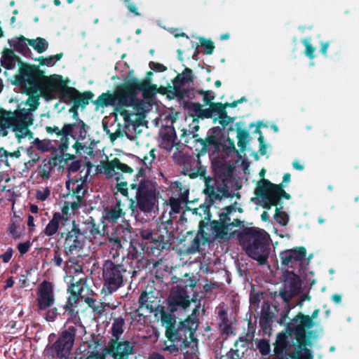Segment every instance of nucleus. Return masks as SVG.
<instances>
[{
	"label": "nucleus",
	"instance_id": "1",
	"mask_svg": "<svg viewBox=\"0 0 359 359\" xmlns=\"http://www.w3.org/2000/svg\"><path fill=\"white\" fill-rule=\"evenodd\" d=\"M129 184L130 191H134V198H130V208L133 212L135 209L144 213H149L157 203V183L147 177L146 169L142 165L134 174Z\"/></svg>",
	"mask_w": 359,
	"mask_h": 359
},
{
	"label": "nucleus",
	"instance_id": "2",
	"mask_svg": "<svg viewBox=\"0 0 359 359\" xmlns=\"http://www.w3.org/2000/svg\"><path fill=\"white\" fill-rule=\"evenodd\" d=\"M283 187L282 184H275L269 180H260L256 184L254 194L260 199V204L263 208L270 210L273 206L276 207L274 219L280 226H285L289 222V215L283 210L281 200H290L291 196L283 190Z\"/></svg>",
	"mask_w": 359,
	"mask_h": 359
},
{
	"label": "nucleus",
	"instance_id": "3",
	"mask_svg": "<svg viewBox=\"0 0 359 359\" xmlns=\"http://www.w3.org/2000/svg\"><path fill=\"white\" fill-rule=\"evenodd\" d=\"M60 94V98L67 104L74 102L82 108L89 104L94 97L91 91L80 93L74 87L67 86L61 75H53L46 78V83L41 88V95L48 100L55 99V93Z\"/></svg>",
	"mask_w": 359,
	"mask_h": 359
},
{
	"label": "nucleus",
	"instance_id": "4",
	"mask_svg": "<svg viewBox=\"0 0 359 359\" xmlns=\"http://www.w3.org/2000/svg\"><path fill=\"white\" fill-rule=\"evenodd\" d=\"M231 204L221 208L218 212V219H213L208 224L205 221L199 222V233L203 238L213 236L218 239H229L230 231L234 227H240L243 222L236 215V207Z\"/></svg>",
	"mask_w": 359,
	"mask_h": 359
},
{
	"label": "nucleus",
	"instance_id": "5",
	"mask_svg": "<svg viewBox=\"0 0 359 359\" xmlns=\"http://www.w3.org/2000/svg\"><path fill=\"white\" fill-rule=\"evenodd\" d=\"M44 72L36 65L22 63L20 68V74L15 77L14 85H26L27 88L25 93L29 95L26 104L30 107L27 109L30 113L37 109L39 105V96L36 94L39 90L41 93V88L46 83Z\"/></svg>",
	"mask_w": 359,
	"mask_h": 359
},
{
	"label": "nucleus",
	"instance_id": "6",
	"mask_svg": "<svg viewBox=\"0 0 359 359\" xmlns=\"http://www.w3.org/2000/svg\"><path fill=\"white\" fill-rule=\"evenodd\" d=\"M239 237L243 249L251 259L256 260L259 265L267 262L270 253V236L266 231L249 227Z\"/></svg>",
	"mask_w": 359,
	"mask_h": 359
},
{
	"label": "nucleus",
	"instance_id": "7",
	"mask_svg": "<svg viewBox=\"0 0 359 359\" xmlns=\"http://www.w3.org/2000/svg\"><path fill=\"white\" fill-rule=\"evenodd\" d=\"M137 273L133 266L116 264L109 259L104 261L102 266V292L105 294H112L126 285Z\"/></svg>",
	"mask_w": 359,
	"mask_h": 359
},
{
	"label": "nucleus",
	"instance_id": "8",
	"mask_svg": "<svg viewBox=\"0 0 359 359\" xmlns=\"http://www.w3.org/2000/svg\"><path fill=\"white\" fill-rule=\"evenodd\" d=\"M138 235L144 241L147 253L154 257H159L164 250L170 249L174 234L167 229L164 224H161L156 229L143 227L139 229Z\"/></svg>",
	"mask_w": 359,
	"mask_h": 359
},
{
	"label": "nucleus",
	"instance_id": "9",
	"mask_svg": "<svg viewBox=\"0 0 359 359\" xmlns=\"http://www.w3.org/2000/svg\"><path fill=\"white\" fill-rule=\"evenodd\" d=\"M93 103L96 105L97 108L114 107L115 111L123 117L125 121H129L130 114L126 109L129 107V104L124 81L115 88L113 93L109 90L103 93L98 96L97 100L93 101Z\"/></svg>",
	"mask_w": 359,
	"mask_h": 359
},
{
	"label": "nucleus",
	"instance_id": "10",
	"mask_svg": "<svg viewBox=\"0 0 359 359\" xmlns=\"http://www.w3.org/2000/svg\"><path fill=\"white\" fill-rule=\"evenodd\" d=\"M129 107H138L142 100L138 98L140 92L142 93L144 99H150L157 94V86L152 84L148 79L140 80L136 77L128 78L124 80Z\"/></svg>",
	"mask_w": 359,
	"mask_h": 359
},
{
	"label": "nucleus",
	"instance_id": "11",
	"mask_svg": "<svg viewBox=\"0 0 359 359\" xmlns=\"http://www.w3.org/2000/svg\"><path fill=\"white\" fill-rule=\"evenodd\" d=\"M88 126L82 120H79L76 123H65L62 129L56 126H46V131L49 134L55 133L57 137L60 136V144L57 148L54 149L55 152L58 150L67 149L69 144V137L76 139V135L74 134V130H78L79 137L81 140H84L86 137L87 129Z\"/></svg>",
	"mask_w": 359,
	"mask_h": 359
},
{
	"label": "nucleus",
	"instance_id": "12",
	"mask_svg": "<svg viewBox=\"0 0 359 359\" xmlns=\"http://www.w3.org/2000/svg\"><path fill=\"white\" fill-rule=\"evenodd\" d=\"M198 323L199 320L196 316H188L171 332L172 336L168 338V340L173 343H180L181 350L189 347L191 342L197 343L198 339L194 337V333L198 329Z\"/></svg>",
	"mask_w": 359,
	"mask_h": 359
},
{
	"label": "nucleus",
	"instance_id": "13",
	"mask_svg": "<svg viewBox=\"0 0 359 359\" xmlns=\"http://www.w3.org/2000/svg\"><path fill=\"white\" fill-rule=\"evenodd\" d=\"M318 313V309H315L311 316L299 313L286 325L285 327L287 328L290 332H292L295 334L297 341L313 344L311 339V335L313 332H307L306 330L311 329L314 326L313 319L317 317Z\"/></svg>",
	"mask_w": 359,
	"mask_h": 359
},
{
	"label": "nucleus",
	"instance_id": "14",
	"mask_svg": "<svg viewBox=\"0 0 359 359\" xmlns=\"http://www.w3.org/2000/svg\"><path fill=\"white\" fill-rule=\"evenodd\" d=\"M205 189L203 193L209 199V203L221 201L224 198L232 197L226 180L221 177H206L205 176Z\"/></svg>",
	"mask_w": 359,
	"mask_h": 359
},
{
	"label": "nucleus",
	"instance_id": "15",
	"mask_svg": "<svg viewBox=\"0 0 359 359\" xmlns=\"http://www.w3.org/2000/svg\"><path fill=\"white\" fill-rule=\"evenodd\" d=\"M86 241L80 231V226L74 220H72V228L65 236L64 253L69 257V262H73L72 255H77L85 246Z\"/></svg>",
	"mask_w": 359,
	"mask_h": 359
},
{
	"label": "nucleus",
	"instance_id": "16",
	"mask_svg": "<svg viewBox=\"0 0 359 359\" xmlns=\"http://www.w3.org/2000/svg\"><path fill=\"white\" fill-rule=\"evenodd\" d=\"M299 342L295 337V334L290 332L285 327V331L279 333L277 335L276 342L274 344V359H291L290 354L287 353V351L294 348L298 349Z\"/></svg>",
	"mask_w": 359,
	"mask_h": 359
},
{
	"label": "nucleus",
	"instance_id": "17",
	"mask_svg": "<svg viewBox=\"0 0 359 359\" xmlns=\"http://www.w3.org/2000/svg\"><path fill=\"white\" fill-rule=\"evenodd\" d=\"M76 330L75 326H69L60 332L57 339L51 345L50 350L57 357L63 358L71 353L74 344Z\"/></svg>",
	"mask_w": 359,
	"mask_h": 359
},
{
	"label": "nucleus",
	"instance_id": "18",
	"mask_svg": "<svg viewBox=\"0 0 359 359\" xmlns=\"http://www.w3.org/2000/svg\"><path fill=\"white\" fill-rule=\"evenodd\" d=\"M224 135L222 129L219 127H213L209 130L208 135L205 139L198 138L196 140L201 144V149L198 150L199 154H205L210 151V147H213L212 154L219 156L220 147L223 142Z\"/></svg>",
	"mask_w": 359,
	"mask_h": 359
},
{
	"label": "nucleus",
	"instance_id": "19",
	"mask_svg": "<svg viewBox=\"0 0 359 359\" xmlns=\"http://www.w3.org/2000/svg\"><path fill=\"white\" fill-rule=\"evenodd\" d=\"M177 163L182 168V172L191 179L198 177H205L206 167L201 165L199 157H194L189 154H182L178 156Z\"/></svg>",
	"mask_w": 359,
	"mask_h": 359
},
{
	"label": "nucleus",
	"instance_id": "20",
	"mask_svg": "<svg viewBox=\"0 0 359 359\" xmlns=\"http://www.w3.org/2000/svg\"><path fill=\"white\" fill-rule=\"evenodd\" d=\"M135 343L110 339L105 346V351L113 359H130V356L135 353Z\"/></svg>",
	"mask_w": 359,
	"mask_h": 359
},
{
	"label": "nucleus",
	"instance_id": "21",
	"mask_svg": "<svg viewBox=\"0 0 359 359\" xmlns=\"http://www.w3.org/2000/svg\"><path fill=\"white\" fill-rule=\"evenodd\" d=\"M26 109H18L14 111H6L0 107V135L6 136L8 129L12 128L13 131L18 124L19 118H22Z\"/></svg>",
	"mask_w": 359,
	"mask_h": 359
},
{
	"label": "nucleus",
	"instance_id": "22",
	"mask_svg": "<svg viewBox=\"0 0 359 359\" xmlns=\"http://www.w3.org/2000/svg\"><path fill=\"white\" fill-rule=\"evenodd\" d=\"M37 306L39 310L45 311L51 307L55 302L53 285L51 282L43 280L37 290Z\"/></svg>",
	"mask_w": 359,
	"mask_h": 359
},
{
	"label": "nucleus",
	"instance_id": "23",
	"mask_svg": "<svg viewBox=\"0 0 359 359\" xmlns=\"http://www.w3.org/2000/svg\"><path fill=\"white\" fill-rule=\"evenodd\" d=\"M117 170L116 177L115 180L117 182L116 189L123 196L128 197V182L129 177H132L134 173V170L126 163H122L120 159L117 158Z\"/></svg>",
	"mask_w": 359,
	"mask_h": 359
},
{
	"label": "nucleus",
	"instance_id": "24",
	"mask_svg": "<svg viewBox=\"0 0 359 359\" xmlns=\"http://www.w3.org/2000/svg\"><path fill=\"white\" fill-rule=\"evenodd\" d=\"M306 256V249L304 246L285 250L279 254L282 266L288 268H293L296 263L302 262Z\"/></svg>",
	"mask_w": 359,
	"mask_h": 359
},
{
	"label": "nucleus",
	"instance_id": "25",
	"mask_svg": "<svg viewBox=\"0 0 359 359\" xmlns=\"http://www.w3.org/2000/svg\"><path fill=\"white\" fill-rule=\"evenodd\" d=\"M189 306V297L182 287H177L175 290H172L168 304V309L170 313L176 312L178 307L186 309Z\"/></svg>",
	"mask_w": 359,
	"mask_h": 359
},
{
	"label": "nucleus",
	"instance_id": "26",
	"mask_svg": "<svg viewBox=\"0 0 359 359\" xmlns=\"http://www.w3.org/2000/svg\"><path fill=\"white\" fill-rule=\"evenodd\" d=\"M34 118L32 113L27 109L22 114V118H19L18 124L16 126L14 132L15 137L20 141V139L28 137L29 139L33 138V133L29 129V127L33 125Z\"/></svg>",
	"mask_w": 359,
	"mask_h": 359
},
{
	"label": "nucleus",
	"instance_id": "27",
	"mask_svg": "<svg viewBox=\"0 0 359 359\" xmlns=\"http://www.w3.org/2000/svg\"><path fill=\"white\" fill-rule=\"evenodd\" d=\"M80 231L86 241L87 240L93 243H97V238L102 237L103 234L100 229L99 225L96 224L93 217H90L83 226L80 227Z\"/></svg>",
	"mask_w": 359,
	"mask_h": 359
},
{
	"label": "nucleus",
	"instance_id": "28",
	"mask_svg": "<svg viewBox=\"0 0 359 359\" xmlns=\"http://www.w3.org/2000/svg\"><path fill=\"white\" fill-rule=\"evenodd\" d=\"M68 221L69 219L67 216L62 215L59 212H55L53 213L52 219L45 227L43 233L47 236H53L57 232L60 225L65 226Z\"/></svg>",
	"mask_w": 359,
	"mask_h": 359
},
{
	"label": "nucleus",
	"instance_id": "29",
	"mask_svg": "<svg viewBox=\"0 0 359 359\" xmlns=\"http://www.w3.org/2000/svg\"><path fill=\"white\" fill-rule=\"evenodd\" d=\"M120 200L116 201L115 205L107 206L104 208L103 218L111 223H116L117 221L125 216L124 212Z\"/></svg>",
	"mask_w": 359,
	"mask_h": 359
},
{
	"label": "nucleus",
	"instance_id": "30",
	"mask_svg": "<svg viewBox=\"0 0 359 359\" xmlns=\"http://www.w3.org/2000/svg\"><path fill=\"white\" fill-rule=\"evenodd\" d=\"M80 299H78L77 296L69 294V296L67 298L65 304L62 306L64 312L63 315L67 313L69 318L74 322L80 320L79 312L78 309Z\"/></svg>",
	"mask_w": 359,
	"mask_h": 359
},
{
	"label": "nucleus",
	"instance_id": "31",
	"mask_svg": "<svg viewBox=\"0 0 359 359\" xmlns=\"http://www.w3.org/2000/svg\"><path fill=\"white\" fill-rule=\"evenodd\" d=\"M90 289L86 284V280L84 278H80L76 283H72L68 285L67 292L71 294L73 292L78 299H83L86 296L89 294Z\"/></svg>",
	"mask_w": 359,
	"mask_h": 359
},
{
	"label": "nucleus",
	"instance_id": "32",
	"mask_svg": "<svg viewBox=\"0 0 359 359\" xmlns=\"http://www.w3.org/2000/svg\"><path fill=\"white\" fill-rule=\"evenodd\" d=\"M127 259L130 260L129 266H133L135 270H136V269L141 270L144 268V262L142 253L139 252L138 250L132 245H130L128 249Z\"/></svg>",
	"mask_w": 359,
	"mask_h": 359
},
{
	"label": "nucleus",
	"instance_id": "33",
	"mask_svg": "<svg viewBox=\"0 0 359 359\" xmlns=\"http://www.w3.org/2000/svg\"><path fill=\"white\" fill-rule=\"evenodd\" d=\"M298 342V349L294 350L290 354L291 359H313V352L308 348L312 347L313 344Z\"/></svg>",
	"mask_w": 359,
	"mask_h": 359
},
{
	"label": "nucleus",
	"instance_id": "34",
	"mask_svg": "<svg viewBox=\"0 0 359 359\" xmlns=\"http://www.w3.org/2000/svg\"><path fill=\"white\" fill-rule=\"evenodd\" d=\"M16 62H18L20 69V65L24 62L14 53L13 50L4 48L1 57V65L7 69H11L15 67Z\"/></svg>",
	"mask_w": 359,
	"mask_h": 359
},
{
	"label": "nucleus",
	"instance_id": "35",
	"mask_svg": "<svg viewBox=\"0 0 359 359\" xmlns=\"http://www.w3.org/2000/svg\"><path fill=\"white\" fill-rule=\"evenodd\" d=\"M124 229L122 226L116 227L114 232H112L110 235H108V239L109 243V247L112 250H115V253L113 257H115V254H118V252L123 248V241L121 237L118 235L119 231L123 232Z\"/></svg>",
	"mask_w": 359,
	"mask_h": 359
},
{
	"label": "nucleus",
	"instance_id": "36",
	"mask_svg": "<svg viewBox=\"0 0 359 359\" xmlns=\"http://www.w3.org/2000/svg\"><path fill=\"white\" fill-rule=\"evenodd\" d=\"M161 322L163 325H165V337L171 338L172 336L171 332L175 328V316L171 313L162 311Z\"/></svg>",
	"mask_w": 359,
	"mask_h": 359
},
{
	"label": "nucleus",
	"instance_id": "37",
	"mask_svg": "<svg viewBox=\"0 0 359 359\" xmlns=\"http://www.w3.org/2000/svg\"><path fill=\"white\" fill-rule=\"evenodd\" d=\"M213 204L214 203H209V199L206 198L203 203L201 204L198 208L193 210V212L200 215H204L203 221L209 224L210 221H212L211 219L212 217L210 208Z\"/></svg>",
	"mask_w": 359,
	"mask_h": 359
},
{
	"label": "nucleus",
	"instance_id": "38",
	"mask_svg": "<svg viewBox=\"0 0 359 359\" xmlns=\"http://www.w3.org/2000/svg\"><path fill=\"white\" fill-rule=\"evenodd\" d=\"M78 180L75 181L69 180L66 182V187L69 191H72V197L78 198V196H80L81 198L83 199L86 190L83 189L82 183L78 184Z\"/></svg>",
	"mask_w": 359,
	"mask_h": 359
},
{
	"label": "nucleus",
	"instance_id": "39",
	"mask_svg": "<svg viewBox=\"0 0 359 359\" xmlns=\"http://www.w3.org/2000/svg\"><path fill=\"white\" fill-rule=\"evenodd\" d=\"M232 153H238L234 144V141L229 137L222 142V147H220V154L222 158L230 156Z\"/></svg>",
	"mask_w": 359,
	"mask_h": 359
},
{
	"label": "nucleus",
	"instance_id": "40",
	"mask_svg": "<svg viewBox=\"0 0 359 359\" xmlns=\"http://www.w3.org/2000/svg\"><path fill=\"white\" fill-rule=\"evenodd\" d=\"M27 39L21 36L18 40L13 44V47L15 50L21 53L22 55L25 57L29 56L32 53L31 50L27 46L26 41H27Z\"/></svg>",
	"mask_w": 359,
	"mask_h": 359
},
{
	"label": "nucleus",
	"instance_id": "41",
	"mask_svg": "<svg viewBox=\"0 0 359 359\" xmlns=\"http://www.w3.org/2000/svg\"><path fill=\"white\" fill-rule=\"evenodd\" d=\"M124 319L122 317L114 318L111 326V334L113 338L120 339L121 335L123 333Z\"/></svg>",
	"mask_w": 359,
	"mask_h": 359
},
{
	"label": "nucleus",
	"instance_id": "42",
	"mask_svg": "<svg viewBox=\"0 0 359 359\" xmlns=\"http://www.w3.org/2000/svg\"><path fill=\"white\" fill-rule=\"evenodd\" d=\"M102 168L107 178L109 179L113 177H116L118 172H116L115 170H117V158H114L111 161H107V162L103 163Z\"/></svg>",
	"mask_w": 359,
	"mask_h": 359
},
{
	"label": "nucleus",
	"instance_id": "43",
	"mask_svg": "<svg viewBox=\"0 0 359 359\" xmlns=\"http://www.w3.org/2000/svg\"><path fill=\"white\" fill-rule=\"evenodd\" d=\"M218 316L220 319L219 327L225 334L232 333V328L229 320L228 318L227 312L222 309L218 312Z\"/></svg>",
	"mask_w": 359,
	"mask_h": 359
},
{
	"label": "nucleus",
	"instance_id": "44",
	"mask_svg": "<svg viewBox=\"0 0 359 359\" xmlns=\"http://www.w3.org/2000/svg\"><path fill=\"white\" fill-rule=\"evenodd\" d=\"M34 144L39 151L42 152H46L52 151V154H55L56 152L54 151V149L56 148L52 144L51 140H41L39 138H36L34 140Z\"/></svg>",
	"mask_w": 359,
	"mask_h": 359
},
{
	"label": "nucleus",
	"instance_id": "45",
	"mask_svg": "<svg viewBox=\"0 0 359 359\" xmlns=\"http://www.w3.org/2000/svg\"><path fill=\"white\" fill-rule=\"evenodd\" d=\"M28 44L32 46L39 53H42L46 50L48 48V41L41 37H38L36 39L27 40Z\"/></svg>",
	"mask_w": 359,
	"mask_h": 359
},
{
	"label": "nucleus",
	"instance_id": "46",
	"mask_svg": "<svg viewBox=\"0 0 359 359\" xmlns=\"http://www.w3.org/2000/svg\"><path fill=\"white\" fill-rule=\"evenodd\" d=\"M67 150V149L58 150V151L55 153L54 156L51 158L52 164L54 166L59 165L62 163L68 165L69 155H70V154L66 153Z\"/></svg>",
	"mask_w": 359,
	"mask_h": 359
},
{
	"label": "nucleus",
	"instance_id": "47",
	"mask_svg": "<svg viewBox=\"0 0 359 359\" xmlns=\"http://www.w3.org/2000/svg\"><path fill=\"white\" fill-rule=\"evenodd\" d=\"M273 313L270 312L269 309H262L261 316L259 318V326L263 329H267L271 325Z\"/></svg>",
	"mask_w": 359,
	"mask_h": 359
},
{
	"label": "nucleus",
	"instance_id": "48",
	"mask_svg": "<svg viewBox=\"0 0 359 359\" xmlns=\"http://www.w3.org/2000/svg\"><path fill=\"white\" fill-rule=\"evenodd\" d=\"M63 56L62 53H57L55 55H50L47 57H43V56H40L38 58H36L35 60L39 62L40 65H46L48 67L53 66L57 61L60 60Z\"/></svg>",
	"mask_w": 359,
	"mask_h": 359
},
{
	"label": "nucleus",
	"instance_id": "49",
	"mask_svg": "<svg viewBox=\"0 0 359 359\" xmlns=\"http://www.w3.org/2000/svg\"><path fill=\"white\" fill-rule=\"evenodd\" d=\"M187 194H184L182 195L181 198H176L171 197L169 200V205L170 206L171 210L175 213H180L182 210V203L185 202L187 199Z\"/></svg>",
	"mask_w": 359,
	"mask_h": 359
},
{
	"label": "nucleus",
	"instance_id": "50",
	"mask_svg": "<svg viewBox=\"0 0 359 359\" xmlns=\"http://www.w3.org/2000/svg\"><path fill=\"white\" fill-rule=\"evenodd\" d=\"M287 273L291 276V277L290 279H285L284 286L287 288L289 287V290H292L297 293L299 286V278L294 272L287 271Z\"/></svg>",
	"mask_w": 359,
	"mask_h": 359
},
{
	"label": "nucleus",
	"instance_id": "51",
	"mask_svg": "<svg viewBox=\"0 0 359 359\" xmlns=\"http://www.w3.org/2000/svg\"><path fill=\"white\" fill-rule=\"evenodd\" d=\"M226 109V106H224L223 103H215L214 123H215L217 121H219V120H223L224 118L229 117Z\"/></svg>",
	"mask_w": 359,
	"mask_h": 359
},
{
	"label": "nucleus",
	"instance_id": "52",
	"mask_svg": "<svg viewBox=\"0 0 359 359\" xmlns=\"http://www.w3.org/2000/svg\"><path fill=\"white\" fill-rule=\"evenodd\" d=\"M169 94L171 95L170 97H177L179 99H184L187 95V90L179 86H168Z\"/></svg>",
	"mask_w": 359,
	"mask_h": 359
},
{
	"label": "nucleus",
	"instance_id": "53",
	"mask_svg": "<svg viewBox=\"0 0 359 359\" xmlns=\"http://www.w3.org/2000/svg\"><path fill=\"white\" fill-rule=\"evenodd\" d=\"M215 103L216 102H212L209 103V108L207 109H202L201 111V114L198 116V118H213L215 117Z\"/></svg>",
	"mask_w": 359,
	"mask_h": 359
},
{
	"label": "nucleus",
	"instance_id": "54",
	"mask_svg": "<svg viewBox=\"0 0 359 359\" xmlns=\"http://www.w3.org/2000/svg\"><path fill=\"white\" fill-rule=\"evenodd\" d=\"M201 46L205 49V53L211 55L215 49L214 43L211 40L205 39V38H200Z\"/></svg>",
	"mask_w": 359,
	"mask_h": 359
},
{
	"label": "nucleus",
	"instance_id": "55",
	"mask_svg": "<svg viewBox=\"0 0 359 359\" xmlns=\"http://www.w3.org/2000/svg\"><path fill=\"white\" fill-rule=\"evenodd\" d=\"M63 263V259L60 250H54L53 258L50 261V264L57 267H62Z\"/></svg>",
	"mask_w": 359,
	"mask_h": 359
},
{
	"label": "nucleus",
	"instance_id": "56",
	"mask_svg": "<svg viewBox=\"0 0 359 359\" xmlns=\"http://www.w3.org/2000/svg\"><path fill=\"white\" fill-rule=\"evenodd\" d=\"M279 294L283 301L287 304H288L292 297L296 294L294 291L289 290L285 287L280 289Z\"/></svg>",
	"mask_w": 359,
	"mask_h": 359
},
{
	"label": "nucleus",
	"instance_id": "57",
	"mask_svg": "<svg viewBox=\"0 0 359 359\" xmlns=\"http://www.w3.org/2000/svg\"><path fill=\"white\" fill-rule=\"evenodd\" d=\"M241 122H237L235 124L237 132V139L247 141L248 138L250 137V133L248 130L245 129H242L241 128Z\"/></svg>",
	"mask_w": 359,
	"mask_h": 359
},
{
	"label": "nucleus",
	"instance_id": "58",
	"mask_svg": "<svg viewBox=\"0 0 359 359\" xmlns=\"http://www.w3.org/2000/svg\"><path fill=\"white\" fill-rule=\"evenodd\" d=\"M257 346L262 355H266L270 352V344L266 339H260Z\"/></svg>",
	"mask_w": 359,
	"mask_h": 359
},
{
	"label": "nucleus",
	"instance_id": "59",
	"mask_svg": "<svg viewBox=\"0 0 359 359\" xmlns=\"http://www.w3.org/2000/svg\"><path fill=\"white\" fill-rule=\"evenodd\" d=\"M176 137V133L174 130L170 132H166L163 135V141L168 143L170 148L173 147Z\"/></svg>",
	"mask_w": 359,
	"mask_h": 359
},
{
	"label": "nucleus",
	"instance_id": "60",
	"mask_svg": "<svg viewBox=\"0 0 359 359\" xmlns=\"http://www.w3.org/2000/svg\"><path fill=\"white\" fill-rule=\"evenodd\" d=\"M192 73L193 72L190 68L186 67L182 74H180L181 79L185 82V83L193 82L194 77Z\"/></svg>",
	"mask_w": 359,
	"mask_h": 359
},
{
	"label": "nucleus",
	"instance_id": "61",
	"mask_svg": "<svg viewBox=\"0 0 359 359\" xmlns=\"http://www.w3.org/2000/svg\"><path fill=\"white\" fill-rule=\"evenodd\" d=\"M219 359H241L238 350L231 348L226 354L222 355Z\"/></svg>",
	"mask_w": 359,
	"mask_h": 359
},
{
	"label": "nucleus",
	"instance_id": "62",
	"mask_svg": "<svg viewBox=\"0 0 359 359\" xmlns=\"http://www.w3.org/2000/svg\"><path fill=\"white\" fill-rule=\"evenodd\" d=\"M302 43L305 46V55L310 59H313L316 48L311 44H310L306 39H304Z\"/></svg>",
	"mask_w": 359,
	"mask_h": 359
},
{
	"label": "nucleus",
	"instance_id": "63",
	"mask_svg": "<svg viewBox=\"0 0 359 359\" xmlns=\"http://www.w3.org/2000/svg\"><path fill=\"white\" fill-rule=\"evenodd\" d=\"M149 299V294L147 293V292L144 291L142 292L140 298H139V303H140V307L145 306L147 309H149L151 311H153V308L151 306H149V304H147Z\"/></svg>",
	"mask_w": 359,
	"mask_h": 359
},
{
	"label": "nucleus",
	"instance_id": "64",
	"mask_svg": "<svg viewBox=\"0 0 359 359\" xmlns=\"http://www.w3.org/2000/svg\"><path fill=\"white\" fill-rule=\"evenodd\" d=\"M32 245V243L29 241H27L25 243H20L17 245V249L20 252L21 255L26 254L29 250Z\"/></svg>",
	"mask_w": 359,
	"mask_h": 359
}]
</instances>
